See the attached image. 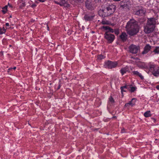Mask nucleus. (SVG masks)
I'll return each instance as SVG.
<instances>
[{
    "label": "nucleus",
    "instance_id": "23",
    "mask_svg": "<svg viewBox=\"0 0 159 159\" xmlns=\"http://www.w3.org/2000/svg\"><path fill=\"white\" fill-rule=\"evenodd\" d=\"M105 57L102 54L98 55L97 56L98 59L99 60H102L104 59Z\"/></svg>",
    "mask_w": 159,
    "mask_h": 159
},
{
    "label": "nucleus",
    "instance_id": "34",
    "mask_svg": "<svg viewBox=\"0 0 159 159\" xmlns=\"http://www.w3.org/2000/svg\"><path fill=\"white\" fill-rule=\"evenodd\" d=\"M121 133H125V130L124 129H123L121 130Z\"/></svg>",
    "mask_w": 159,
    "mask_h": 159
},
{
    "label": "nucleus",
    "instance_id": "32",
    "mask_svg": "<svg viewBox=\"0 0 159 159\" xmlns=\"http://www.w3.org/2000/svg\"><path fill=\"white\" fill-rule=\"evenodd\" d=\"M25 6V4L24 2H23L21 4V6L24 7Z\"/></svg>",
    "mask_w": 159,
    "mask_h": 159
},
{
    "label": "nucleus",
    "instance_id": "11",
    "mask_svg": "<svg viewBox=\"0 0 159 159\" xmlns=\"http://www.w3.org/2000/svg\"><path fill=\"white\" fill-rule=\"evenodd\" d=\"M114 100L113 98L111 96L109 98V101L107 104V107L108 109H110L111 106L114 105Z\"/></svg>",
    "mask_w": 159,
    "mask_h": 159
},
{
    "label": "nucleus",
    "instance_id": "22",
    "mask_svg": "<svg viewBox=\"0 0 159 159\" xmlns=\"http://www.w3.org/2000/svg\"><path fill=\"white\" fill-rule=\"evenodd\" d=\"M153 52L155 54L159 53V47H156L153 50Z\"/></svg>",
    "mask_w": 159,
    "mask_h": 159
},
{
    "label": "nucleus",
    "instance_id": "42",
    "mask_svg": "<svg viewBox=\"0 0 159 159\" xmlns=\"http://www.w3.org/2000/svg\"><path fill=\"white\" fill-rule=\"evenodd\" d=\"M12 17V16L11 15H10L9 17V18H11Z\"/></svg>",
    "mask_w": 159,
    "mask_h": 159
},
{
    "label": "nucleus",
    "instance_id": "12",
    "mask_svg": "<svg viewBox=\"0 0 159 159\" xmlns=\"http://www.w3.org/2000/svg\"><path fill=\"white\" fill-rule=\"evenodd\" d=\"M136 100V99L135 98H132L131 101L125 104V106L128 107L129 106H130L131 107H133L135 105Z\"/></svg>",
    "mask_w": 159,
    "mask_h": 159
},
{
    "label": "nucleus",
    "instance_id": "1",
    "mask_svg": "<svg viewBox=\"0 0 159 159\" xmlns=\"http://www.w3.org/2000/svg\"><path fill=\"white\" fill-rule=\"evenodd\" d=\"M125 28L127 33L131 36L136 34L139 31V26L134 19H131L127 22Z\"/></svg>",
    "mask_w": 159,
    "mask_h": 159
},
{
    "label": "nucleus",
    "instance_id": "20",
    "mask_svg": "<svg viewBox=\"0 0 159 159\" xmlns=\"http://www.w3.org/2000/svg\"><path fill=\"white\" fill-rule=\"evenodd\" d=\"M6 32V29L3 27L0 29V34H5Z\"/></svg>",
    "mask_w": 159,
    "mask_h": 159
},
{
    "label": "nucleus",
    "instance_id": "2",
    "mask_svg": "<svg viewBox=\"0 0 159 159\" xmlns=\"http://www.w3.org/2000/svg\"><path fill=\"white\" fill-rule=\"evenodd\" d=\"M116 7L113 4H110L105 6L103 9H100L98 11L99 15L103 17L110 16L114 12Z\"/></svg>",
    "mask_w": 159,
    "mask_h": 159
},
{
    "label": "nucleus",
    "instance_id": "9",
    "mask_svg": "<svg viewBox=\"0 0 159 159\" xmlns=\"http://www.w3.org/2000/svg\"><path fill=\"white\" fill-rule=\"evenodd\" d=\"M95 15L92 12L86 13L84 17V19L86 21H91L93 20Z\"/></svg>",
    "mask_w": 159,
    "mask_h": 159
},
{
    "label": "nucleus",
    "instance_id": "28",
    "mask_svg": "<svg viewBox=\"0 0 159 159\" xmlns=\"http://www.w3.org/2000/svg\"><path fill=\"white\" fill-rule=\"evenodd\" d=\"M6 42H7V40L6 39H3L2 40V43L4 45L6 44V43H7Z\"/></svg>",
    "mask_w": 159,
    "mask_h": 159
},
{
    "label": "nucleus",
    "instance_id": "27",
    "mask_svg": "<svg viewBox=\"0 0 159 159\" xmlns=\"http://www.w3.org/2000/svg\"><path fill=\"white\" fill-rule=\"evenodd\" d=\"M127 88V86L126 85H125L120 87V89L121 90H122L123 89H126Z\"/></svg>",
    "mask_w": 159,
    "mask_h": 159
},
{
    "label": "nucleus",
    "instance_id": "21",
    "mask_svg": "<svg viewBox=\"0 0 159 159\" xmlns=\"http://www.w3.org/2000/svg\"><path fill=\"white\" fill-rule=\"evenodd\" d=\"M7 8V6H6L2 8V12L3 13V14H5L6 13Z\"/></svg>",
    "mask_w": 159,
    "mask_h": 159
},
{
    "label": "nucleus",
    "instance_id": "37",
    "mask_svg": "<svg viewBox=\"0 0 159 159\" xmlns=\"http://www.w3.org/2000/svg\"><path fill=\"white\" fill-rule=\"evenodd\" d=\"M156 88L157 90H159V85L157 86Z\"/></svg>",
    "mask_w": 159,
    "mask_h": 159
},
{
    "label": "nucleus",
    "instance_id": "5",
    "mask_svg": "<svg viewBox=\"0 0 159 159\" xmlns=\"http://www.w3.org/2000/svg\"><path fill=\"white\" fill-rule=\"evenodd\" d=\"M118 65L116 61H113L108 60L105 62L104 66L105 68L111 69L116 68Z\"/></svg>",
    "mask_w": 159,
    "mask_h": 159
},
{
    "label": "nucleus",
    "instance_id": "10",
    "mask_svg": "<svg viewBox=\"0 0 159 159\" xmlns=\"http://www.w3.org/2000/svg\"><path fill=\"white\" fill-rule=\"evenodd\" d=\"M138 9L136 8L134 11V14L136 15L142 16L144 15L145 13V11L141 7H138Z\"/></svg>",
    "mask_w": 159,
    "mask_h": 159
},
{
    "label": "nucleus",
    "instance_id": "38",
    "mask_svg": "<svg viewBox=\"0 0 159 159\" xmlns=\"http://www.w3.org/2000/svg\"><path fill=\"white\" fill-rule=\"evenodd\" d=\"M5 25L6 26H9V23H6Z\"/></svg>",
    "mask_w": 159,
    "mask_h": 159
},
{
    "label": "nucleus",
    "instance_id": "15",
    "mask_svg": "<svg viewBox=\"0 0 159 159\" xmlns=\"http://www.w3.org/2000/svg\"><path fill=\"white\" fill-rule=\"evenodd\" d=\"M55 3L61 6H65L66 4V0H56L55 1Z\"/></svg>",
    "mask_w": 159,
    "mask_h": 159
},
{
    "label": "nucleus",
    "instance_id": "40",
    "mask_svg": "<svg viewBox=\"0 0 159 159\" xmlns=\"http://www.w3.org/2000/svg\"><path fill=\"white\" fill-rule=\"evenodd\" d=\"M12 68V69H13V70H15L16 69V67H14L13 68Z\"/></svg>",
    "mask_w": 159,
    "mask_h": 159
},
{
    "label": "nucleus",
    "instance_id": "30",
    "mask_svg": "<svg viewBox=\"0 0 159 159\" xmlns=\"http://www.w3.org/2000/svg\"><path fill=\"white\" fill-rule=\"evenodd\" d=\"M124 89H123L122 90H121V93H122V96H123V92H126V90H125Z\"/></svg>",
    "mask_w": 159,
    "mask_h": 159
},
{
    "label": "nucleus",
    "instance_id": "44",
    "mask_svg": "<svg viewBox=\"0 0 159 159\" xmlns=\"http://www.w3.org/2000/svg\"><path fill=\"white\" fill-rule=\"evenodd\" d=\"M115 117H116V116L113 117L114 118Z\"/></svg>",
    "mask_w": 159,
    "mask_h": 159
},
{
    "label": "nucleus",
    "instance_id": "6",
    "mask_svg": "<svg viewBox=\"0 0 159 159\" xmlns=\"http://www.w3.org/2000/svg\"><path fill=\"white\" fill-rule=\"evenodd\" d=\"M94 3V2L92 0H87L85 2V6L87 9L92 11L95 8Z\"/></svg>",
    "mask_w": 159,
    "mask_h": 159
},
{
    "label": "nucleus",
    "instance_id": "43",
    "mask_svg": "<svg viewBox=\"0 0 159 159\" xmlns=\"http://www.w3.org/2000/svg\"><path fill=\"white\" fill-rule=\"evenodd\" d=\"M9 47H12V45H9Z\"/></svg>",
    "mask_w": 159,
    "mask_h": 159
},
{
    "label": "nucleus",
    "instance_id": "39",
    "mask_svg": "<svg viewBox=\"0 0 159 159\" xmlns=\"http://www.w3.org/2000/svg\"><path fill=\"white\" fill-rule=\"evenodd\" d=\"M114 1L116 2H118L120 1L121 0H113Z\"/></svg>",
    "mask_w": 159,
    "mask_h": 159
},
{
    "label": "nucleus",
    "instance_id": "13",
    "mask_svg": "<svg viewBox=\"0 0 159 159\" xmlns=\"http://www.w3.org/2000/svg\"><path fill=\"white\" fill-rule=\"evenodd\" d=\"M132 75L136 76L139 77L140 78L141 80H143L144 79L143 76L142 75V74L140 73L138 71H132L131 73Z\"/></svg>",
    "mask_w": 159,
    "mask_h": 159
},
{
    "label": "nucleus",
    "instance_id": "41",
    "mask_svg": "<svg viewBox=\"0 0 159 159\" xmlns=\"http://www.w3.org/2000/svg\"><path fill=\"white\" fill-rule=\"evenodd\" d=\"M8 5L9 6V7H12L11 6V5L10 4H9V3H8Z\"/></svg>",
    "mask_w": 159,
    "mask_h": 159
},
{
    "label": "nucleus",
    "instance_id": "45",
    "mask_svg": "<svg viewBox=\"0 0 159 159\" xmlns=\"http://www.w3.org/2000/svg\"><path fill=\"white\" fill-rule=\"evenodd\" d=\"M1 28V27H0V29Z\"/></svg>",
    "mask_w": 159,
    "mask_h": 159
},
{
    "label": "nucleus",
    "instance_id": "18",
    "mask_svg": "<svg viewBox=\"0 0 159 159\" xmlns=\"http://www.w3.org/2000/svg\"><path fill=\"white\" fill-rule=\"evenodd\" d=\"M144 116L146 117H148L151 116L152 114L150 111H146L143 114Z\"/></svg>",
    "mask_w": 159,
    "mask_h": 159
},
{
    "label": "nucleus",
    "instance_id": "35",
    "mask_svg": "<svg viewBox=\"0 0 159 159\" xmlns=\"http://www.w3.org/2000/svg\"><path fill=\"white\" fill-rule=\"evenodd\" d=\"M61 85H60V84L57 87V89L58 90V89H60L61 88Z\"/></svg>",
    "mask_w": 159,
    "mask_h": 159
},
{
    "label": "nucleus",
    "instance_id": "3",
    "mask_svg": "<svg viewBox=\"0 0 159 159\" xmlns=\"http://www.w3.org/2000/svg\"><path fill=\"white\" fill-rule=\"evenodd\" d=\"M157 19V16L156 17L151 18L148 19L146 25L144 27V31L145 33L149 34L154 30Z\"/></svg>",
    "mask_w": 159,
    "mask_h": 159
},
{
    "label": "nucleus",
    "instance_id": "26",
    "mask_svg": "<svg viewBox=\"0 0 159 159\" xmlns=\"http://www.w3.org/2000/svg\"><path fill=\"white\" fill-rule=\"evenodd\" d=\"M114 32L115 34L118 35L119 33V31L118 29H115L114 30Z\"/></svg>",
    "mask_w": 159,
    "mask_h": 159
},
{
    "label": "nucleus",
    "instance_id": "8",
    "mask_svg": "<svg viewBox=\"0 0 159 159\" xmlns=\"http://www.w3.org/2000/svg\"><path fill=\"white\" fill-rule=\"evenodd\" d=\"M129 52L132 54L137 53L140 50V47L134 44H132L129 47Z\"/></svg>",
    "mask_w": 159,
    "mask_h": 159
},
{
    "label": "nucleus",
    "instance_id": "14",
    "mask_svg": "<svg viewBox=\"0 0 159 159\" xmlns=\"http://www.w3.org/2000/svg\"><path fill=\"white\" fill-rule=\"evenodd\" d=\"M152 46L149 44H147L144 47V50L142 52L143 54H147L151 49Z\"/></svg>",
    "mask_w": 159,
    "mask_h": 159
},
{
    "label": "nucleus",
    "instance_id": "7",
    "mask_svg": "<svg viewBox=\"0 0 159 159\" xmlns=\"http://www.w3.org/2000/svg\"><path fill=\"white\" fill-rule=\"evenodd\" d=\"M104 37L107 40L109 43H111L115 39V36L111 34L106 32L104 34Z\"/></svg>",
    "mask_w": 159,
    "mask_h": 159
},
{
    "label": "nucleus",
    "instance_id": "29",
    "mask_svg": "<svg viewBox=\"0 0 159 159\" xmlns=\"http://www.w3.org/2000/svg\"><path fill=\"white\" fill-rule=\"evenodd\" d=\"M36 6V5L35 4H33L31 6V7L32 8H34Z\"/></svg>",
    "mask_w": 159,
    "mask_h": 159
},
{
    "label": "nucleus",
    "instance_id": "17",
    "mask_svg": "<svg viewBox=\"0 0 159 159\" xmlns=\"http://www.w3.org/2000/svg\"><path fill=\"white\" fill-rule=\"evenodd\" d=\"M128 68L126 67H125L122 68L120 70V72L121 73L122 75H123L126 73L128 71Z\"/></svg>",
    "mask_w": 159,
    "mask_h": 159
},
{
    "label": "nucleus",
    "instance_id": "31",
    "mask_svg": "<svg viewBox=\"0 0 159 159\" xmlns=\"http://www.w3.org/2000/svg\"><path fill=\"white\" fill-rule=\"evenodd\" d=\"M101 23L103 25H105V24H107L106 22L104 20H102V21Z\"/></svg>",
    "mask_w": 159,
    "mask_h": 159
},
{
    "label": "nucleus",
    "instance_id": "19",
    "mask_svg": "<svg viewBox=\"0 0 159 159\" xmlns=\"http://www.w3.org/2000/svg\"><path fill=\"white\" fill-rule=\"evenodd\" d=\"M137 89L136 87L130 86L129 89V91L131 92L132 93L134 92Z\"/></svg>",
    "mask_w": 159,
    "mask_h": 159
},
{
    "label": "nucleus",
    "instance_id": "24",
    "mask_svg": "<svg viewBox=\"0 0 159 159\" xmlns=\"http://www.w3.org/2000/svg\"><path fill=\"white\" fill-rule=\"evenodd\" d=\"M106 32H108L109 33H113L114 32V30H113V29H112L111 28L109 27L108 30Z\"/></svg>",
    "mask_w": 159,
    "mask_h": 159
},
{
    "label": "nucleus",
    "instance_id": "33",
    "mask_svg": "<svg viewBox=\"0 0 159 159\" xmlns=\"http://www.w3.org/2000/svg\"><path fill=\"white\" fill-rule=\"evenodd\" d=\"M12 68H9V69H8V72H10V71L11 70H12Z\"/></svg>",
    "mask_w": 159,
    "mask_h": 159
},
{
    "label": "nucleus",
    "instance_id": "4",
    "mask_svg": "<svg viewBox=\"0 0 159 159\" xmlns=\"http://www.w3.org/2000/svg\"><path fill=\"white\" fill-rule=\"evenodd\" d=\"M144 67L148 69L155 76L159 75V67L154 63L150 62L144 65Z\"/></svg>",
    "mask_w": 159,
    "mask_h": 159
},
{
    "label": "nucleus",
    "instance_id": "36",
    "mask_svg": "<svg viewBox=\"0 0 159 159\" xmlns=\"http://www.w3.org/2000/svg\"><path fill=\"white\" fill-rule=\"evenodd\" d=\"M47 30H48L49 31V26H48V25H47Z\"/></svg>",
    "mask_w": 159,
    "mask_h": 159
},
{
    "label": "nucleus",
    "instance_id": "16",
    "mask_svg": "<svg viewBox=\"0 0 159 159\" xmlns=\"http://www.w3.org/2000/svg\"><path fill=\"white\" fill-rule=\"evenodd\" d=\"M120 37L122 41L125 42L127 39V35L125 33H122L120 35Z\"/></svg>",
    "mask_w": 159,
    "mask_h": 159
},
{
    "label": "nucleus",
    "instance_id": "25",
    "mask_svg": "<svg viewBox=\"0 0 159 159\" xmlns=\"http://www.w3.org/2000/svg\"><path fill=\"white\" fill-rule=\"evenodd\" d=\"M109 26H103L102 27V28L104 30H108V29L109 28Z\"/></svg>",
    "mask_w": 159,
    "mask_h": 159
}]
</instances>
